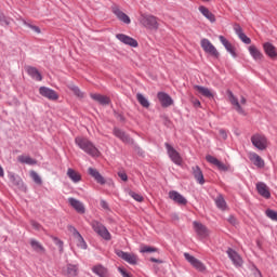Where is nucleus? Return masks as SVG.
Returning <instances> with one entry per match:
<instances>
[{
  "mask_svg": "<svg viewBox=\"0 0 277 277\" xmlns=\"http://www.w3.org/2000/svg\"><path fill=\"white\" fill-rule=\"evenodd\" d=\"M184 259H186V261L188 263H190V265H193V267H195V269H198L199 272H205V264H202V262H200V260L196 259L195 256H193L189 253H184Z\"/></svg>",
  "mask_w": 277,
  "mask_h": 277,
  "instance_id": "obj_14",
  "label": "nucleus"
},
{
  "mask_svg": "<svg viewBox=\"0 0 277 277\" xmlns=\"http://www.w3.org/2000/svg\"><path fill=\"white\" fill-rule=\"evenodd\" d=\"M263 49H264L266 55H268V57H271V60H276L277 51H276V47H274V44L266 42L263 44Z\"/></svg>",
  "mask_w": 277,
  "mask_h": 277,
  "instance_id": "obj_27",
  "label": "nucleus"
},
{
  "mask_svg": "<svg viewBox=\"0 0 277 277\" xmlns=\"http://www.w3.org/2000/svg\"><path fill=\"white\" fill-rule=\"evenodd\" d=\"M157 96L162 107H170L171 105H174V101L168 93L159 92Z\"/></svg>",
  "mask_w": 277,
  "mask_h": 277,
  "instance_id": "obj_16",
  "label": "nucleus"
},
{
  "mask_svg": "<svg viewBox=\"0 0 277 277\" xmlns=\"http://www.w3.org/2000/svg\"><path fill=\"white\" fill-rule=\"evenodd\" d=\"M65 276H67V277H77V276H79V265L70 264V263L67 264Z\"/></svg>",
  "mask_w": 277,
  "mask_h": 277,
  "instance_id": "obj_28",
  "label": "nucleus"
},
{
  "mask_svg": "<svg viewBox=\"0 0 277 277\" xmlns=\"http://www.w3.org/2000/svg\"><path fill=\"white\" fill-rule=\"evenodd\" d=\"M26 72L34 79L35 81H42V74L36 67L27 66Z\"/></svg>",
  "mask_w": 277,
  "mask_h": 277,
  "instance_id": "obj_25",
  "label": "nucleus"
},
{
  "mask_svg": "<svg viewBox=\"0 0 277 277\" xmlns=\"http://www.w3.org/2000/svg\"><path fill=\"white\" fill-rule=\"evenodd\" d=\"M256 192L262 196V198H265L266 200H269L272 198V193L269 192V187L265 182H258L256 185Z\"/></svg>",
  "mask_w": 277,
  "mask_h": 277,
  "instance_id": "obj_13",
  "label": "nucleus"
},
{
  "mask_svg": "<svg viewBox=\"0 0 277 277\" xmlns=\"http://www.w3.org/2000/svg\"><path fill=\"white\" fill-rule=\"evenodd\" d=\"M206 160L208 161V163H212V166H217V163L220 162V160L211 155L206 156Z\"/></svg>",
  "mask_w": 277,
  "mask_h": 277,
  "instance_id": "obj_46",
  "label": "nucleus"
},
{
  "mask_svg": "<svg viewBox=\"0 0 277 277\" xmlns=\"http://www.w3.org/2000/svg\"><path fill=\"white\" fill-rule=\"evenodd\" d=\"M100 205L102 209H105L106 211L109 210V203H107V201H105L104 199L100 201Z\"/></svg>",
  "mask_w": 277,
  "mask_h": 277,
  "instance_id": "obj_53",
  "label": "nucleus"
},
{
  "mask_svg": "<svg viewBox=\"0 0 277 277\" xmlns=\"http://www.w3.org/2000/svg\"><path fill=\"white\" fill-rule=\"evenodd\" d=\"M90 96L93 101H96V103H100V105H109V103H111V100L107 95L91 93Z\"/></svg>",
  "mask_w": 277,
  "mask_h": 277,
  "instance_id": "obj_24",
  "label": "nucleus"
},
{
  "mask_svg": "<svg viewBox=\"0 0 277 277\" xmlns=\"http://www.w3.org/2000/svg\"><path fill=\"white\" fill-rule=\"evenodd\" d=\"M265 215L268 216L273 222H277V212L276 210L267 209L265 211Z\"/></svg>",
  "mask_w": 277,
  "mask_h": 277,
  "instance_id": "obj_42",
  "label": "nucleus"
},
{
  "mask_svg": "<svg viewBox=\"0 0 277 277\" xmlns=\"http://www.w3.org/2000/svg\"><path fill=\"white\" fill-rule=\"evenodd\" d=\"M68 202L70 207H72V209L77 211V213H80L81 215L85 213V206H83V202H81L80 200L69 197Z\"/></svg>",
  "mask_w": 277,
  "mask_h": 277,
  "instance_id": "obj_19",
  "label": "nucleus"
},
{
  "mask_svg": "<svg viewBox=\"0 0 277 277\" xmlns=\"http://www.w3.org/2000/svg\"><path fill=\"white\" fill-rule=\"evenodd\" d=\"M251 144H253L258 150H265L267 148V137L263 134H253L251 136Z\"/></svg>",
  "mask_w": 277,
  "mask_h": 277,
  "instance_id": "obj_3",
  "label": "nucleus"
},
{
  "mask_svg": "<svg viewBox=\"0 0 277 277\" xmlns=\"http://www.w3.org/2000/svg\"><path fill=\"white\" fill-rule=\"evenodd\" d=\"M115 118H117V120H120V122H124V116L122 114L115 111Z\"/></svg>",
  "mask_w": 277,
  "mask_h": 277,
  "instance_id": "obj_54",
  "label": "nucleus"
},
{
  "mask_svg": "<svg viewBox=\"0 0 277 277\" xmlns=\"http://www.w3.org/2000/svg\"><path fill=\"white\" fill-rule=\"evenodd\" d=\"M115 254H117L119 259H122V261H126V263H129L130 265H137V255L133 253L116 250Z\"/></svg>",
  "mask_w": 277,
  "mask_h": 277,
  "instance_id": "obj_7",
  "label": "nucleus"
},
{
  "mask_svg": "<svg viewBox=\"0 0 277 277\" xmlns=\"http://www.w3.org/2000/svg\"><path fill=\"white\" fill-rule=\"evenodd\" d=\"M234 31L238 36L239 40L245 44H251L252 39H250L246 34H243V29L239 24L234 25Z\"/></svg>",
  "mask_w": 277,
  "mask_h": 277,
  "instance_id": "obj_17",
  "label": "nucleus"
},
{
  "mask_svg": "<svg viewBox=\"0 0 277 277\" xmlns=\"http://www.w3.org/2000/svg\"><path fill=\"white\" fill-rule=\"evenodd\" d=\"M117 40H119V42H122L123 44H127L128 47H132L133 49H137L138 43L137 40H135L134 38L127 36L124 34H117L116 35Z\"/></svg>",
  "mask_w": 277,
  "mask_h": 277,
  "instance_id": "obj_12",
  "label": "nucleus"
},
{
  "mask_svg": "<svg viewBox=\"0 0 277 277\" xmlns=\"http://www.w3.org/2000/svg\"><path fill=\"white\" fill-rule=\"evenodd\" d=\"M150 262L151 263H163V261H161L159 259H155V258H150Z\"/></svg>",
  "mask_w": 277,
  "mask_h": 277,
  "instance_id": "obj_56",
  "label": "nucleus"
},
{
  "mask_svg": "<svg viewBox=\"0 0 277 277\" xmlns=\"http://www.w3.org/2000/svg\"><path fill=\"white\" fill-rule=\"evenodd\" d=\"M227 95L230 104L234 105V107H236V111H238V114H245L241 104H239V100L236 98L235 94H233V91L228 90Z\"/></svg>",
  "mask_w": 277,
  "mask_h": 277,
  "instance_id": "obj_23",
  "label": "nucleus"
},
{
  "mask_svg": "<svg viewBox=\"0 0 277 277\" xmlns=\"http://www.w3.org/2000/svg\"><path fill=\"white\" fill-rule=\"evenodd\" d=\"M249 53L253 57V60H262L263 53L259 49H256V45H250L249 47Z\"/></svg>",
  "mask_w": 277,
  "mask_h": 277,
  "instance_id": "obj_35",
  "label": "nucleus"
},
{
  "mask_svg": "<svg viewBox=\"0 0 277 277\" xmlns=\"http://www.w3.org/2000/svg\"><path fill=\"white\" fill-rule=\"evenodd\" d=\"M199 12L207 18L210 23H215V15L207 9L205 5L199 6Z\"/></svg>",
  "mask_w": 277,
  "mask_h": 277,
  "instance_id": "obj_29",
  "label": "nucleus"
},
{
  "mask_svg": "<svg viewBox=\"0 0 277 277\" xmlns=\"http://www.w3.org/2000/svg\"><path fill=\"white\" fill-rule=\"evenodd\" d=\"M0 176L3 179L5 176V172L3 171V167L0 164Z\"/></svg>",
  "mask_w": 277,
  "mask_h": 277,
  "instance_id": "obj_57",
  "label": "nucleus"
},
{
  "mask_svg": "<svg viewBox=\"0 0 277 277\" xmlns=\"http://www.w3.org/2000/svg\"><path fill=\"white\" fill-rule=\"evenodd\" d=\"M30 224H31L32 228H35V230H40V228H42L40 223H38L36 221H31Z\"/></svg>",
  "mask_w": 277,
  "mask_h": 277,
  "instance_id": "obj_52",
  "label": "nucleus"
},
{
  "mask_svg": "<svg viewBox=\"0 0 277 277\" xmlns=\"http://www.w3.org/2000/svg\"><path fill=\"white\" fill-rule=\"evenodd\" d=\"M129 196H131V198H133V200H136V202H143L144 201V197L133 190H131L129 193Z\"/></svg>",
  "mask_w": 277,
  "mask_h": 277,
  "instance_id": "obj_45",
  "label": "nucleus"
},
{
  "mask_svg": "<svg viewBox=\"0 0 277 277\" xmlns=\"http://www.w3.org/2000/svg\"><path fill=\"white\" fill-rule=\"evenodd\" d=\"M91 227L93 228L94 233H96V235L102 237V239H104L105 241H111V234L109 233L107 227L103 225V223L98 221H92Z\"/></svg>",
  "mask_w": 277,
  "mask_h": 277,
  "instance_id": "obj_2",
  "label": "nucleus"
},
{
  "mask_svg": "<svg viewBox=\"0 0 277 277\" xmlns=\"http://www.w3.org/2000/svg\"><path fill=\"white\" fill-rule=\"evenodd\" d=\"M205 3H209L211 2L212 0H202Z\"/></svg>",
  "mask_w": 277,
  "mask_h": 277,
  "instance_id": "obj_61",
  "label": "nucleus"
},
{
  "mask_svg": "<svg viewBox=\"0 0 277 277\" xmlns=\"http://www.w3.org/2000/svg\"><path fill=\"white\" fill-rule=\"evenodd\" d=\"M9 180L12 183V185H15V187H23V180L18 175L10 173Z\"/></svg>",
  "mask_w": 277,
  "mask_h": 277,
  "instance_id": "obj_36",
  "label": "nucleus"
},
{
  "mask_svg": "<svg viewBox=\"0 0 277 277\" xmlns=\"http://www.w3.org/2000/svg\"><path fill=\"white\" fill-rule=\"evenodd\" d=\"M68 88L74 92L75 96H78V98H83V92H81V89L75 84H68Z\"/></svg>",
  "mask_w": 277,
  "mask_h": 277,
  "instance_id": "obj_40",
  "label": "nucleus"
},
{
  "mask_svg": "<svg viewBox=\"0 0 277 277\" xmlns=\"http://www.w3.org/2000/svg\"><path fill=\"white\" fill-rule=\"evenodd\" d=\"M195 107H200V101L195 102Z\"/></svg>",
  "mask_w": 277,
  "mask_h": 277,
  "instance_id": "obj_59",
  "label": "nucleus"
},
{
  "mask_svg": "<svg viewBox=\"0 0 277 277\" xmlns=\"http://www.w3.org/2000/svg\"><path fill=\"white\" fill-rule=\"evenodd\" d=\"M240 103H241V105H246V97L242 96V97L240 98Z\"/></svg>",
  "mask_w": 277,
  "mask_h": 277,
  "instance_id": "obj_58",
  "label": "nucleus"
},
{
  "mask_svg": "<svg viewBox=\"0 0 277 277\" xmlns=\"http://www.w3.org/2000/svg\"><path fill=\"white\" fill-rule=\"evenodd\" d=\"M67 176L72 183H79L81 181V174L71 168L67 170Z\"/></svg>",
  "mask_w": 277,
  "mask_h": 277,
  "instance_id": "obj_31",
  "label": "nucleus"
},
{
  "mask_svg": "<svg viewBox=\"0 0 277 277\" xmlns=\"http://www.w3.org/2000/svg\"><path fill=\"white\" fill-rule=\"evenodd\" d=\"M249 159L252 161L253 166H256V168H265V160H263L259 154L251 153Z\"/></svg>",
  "mask_w": 277,
  "mask_h": 277,
  "instance_id": "obj_26",
  "label": "nucleus"
},
{
  "mask_svg": "<svg viewBox=\"0 0 277 277\" xmlns=\"http://www.w3.org/2000/svg\"><path fill=\"white\" fill-rule=\"evenodd\" d=\"M216 168L221 171V172H228V166H226L224 162L220 161L216 163Z\"/></svg>",
  "mask_w": 277,
  "mask_h": 277,
  "instance_id": "obj_47",
  "label": "nucleus"
},
{
  "mask_svg": "<svg viewBox=\"0 0 277 277\" xmlns=\"http://www.w3.org/2000/svg\"><path fill=\"white\" fill-rule=\"evenodd\" d=\"M10 23H11L10 17L5 16V14H3V12H0V25L8 26V25H10Z\"/></svg>",
  "mask_w": 277,
  "mask_h": 277,
  "instance_id": "obj_43",
  "label": "nucleus"
},
{
  "mask_svg": "<svg viewBox=\"0 0 277 277\" xmlns=\"http://www.w3.org/2000/svg\"><path fill=\"white\" fill-rule=\"evenodd\" d=\"M118 176L121 179V181H129V175H127L124 172H118Z\"/></svg>",
  "mask_w": 277,
  "mask_h": 277,
  "instance_id": "obj_51",
  "label": "nucleus"
},
{
  "mask_svg": "<svg viewBox=\"0 0 277 277\" xmlns=\"http://www.w3.org/2000/svg\"><path fill=\"white\" fill-rule=\"evenodd\" d=\"M192 174L199 185H205V174L199 166L192 167Z\"/></svg>",
  "mask_w": 277,
  "mask_h": 277,
  "instance_id": "obj_20",
  "label": "nucleus"
},
{
  "mask_svg": "<svg viewBox=\"0 0 277 277\" xmlns=\"http://www.w3.org/2000/svg\"><path fill=\"white\" fill-rule=\"evenodd\" d=\"M88 174L92 176V179H94V181L98 183V185H105V183H107V181L102 176L101 172H98L97 169L90 167L88 169Z\"/></svg>",
  "mask_w": 277,
  "mask_h": 277,
  "instance_id": "obj_18",
  "label": "nucleus"
},
{
  "mask_svg": "<svg viewBox=\"0 0 277 277\" xmlns=\"http://www.w3.org/2000/svg\"><path fill=\"white\" fill-rule=\"evenodd\" d=\"M58 246H61V248L64 246V242L62 240H57Z\"/></svg>",
  "mask_w": 277,
  "mask_h": 277,
  "instance_id": "obj_60",
  "label": "nucleus"
},
{
  "mask_svg": "<svg viewBox=\"0 0 277 277\" xmlns=\"http://www.w3.org/2000/svg\"><path fill=\"white\" fill-rule=\"evenodd\" d=\"M136 100L142 105V107H145V109H148L150 107V102H148V98L144 96L142 93L136 94Z\"/></svg>",
  "mask_w": 277,
  "mask_h": 277,
  "instance_id": "obj_38",
  "label": "nucleus"
},
{
  "mask_svg": "<svg viewBox=\"0 0 277 277\" xmlns=\"http://www.w3.org/2000/svg\"><path fill=\"white\" fill-rule=\"evenodd\" d=\"M169 198L170 200H173V202L182 207H185V205H187V199L176 190H170Z\"/></svg>",
  "mask_w": 277,
  "mask_h": 277,
  "instance_id": "obj_15",
  "label": "nucleus"
},
{
  "mask_svg": "<svg viewBox=\"0 0 277 277\" xmlns=\"http://www.w3.org/2000/svg\"><path fill=\"white\" fill-rule=\"evenodd\" d=\"M119 272H120L122 277H131V275L127 271H124L122 268H119Z\"/></svg>",
  "mask_w": 277,
  "mask_h": 277,
  "instance_id": "obj_55",
  "label": "nucleus"
},
{
  "mask_svg": "<svg viewBox=\"0 0 277 277\" xmlns=\"http://www.w3.org/2000/svg\"><path fill=\"white\" fill-rule=\"evenodd\" d=\"M92 272L98 277H107V268L101 264L93 266Z\"/></svg>",
  "mask_w": 277,
  "mask_h": 277,
  "instance_id": "obj_34",
  "label": "nucleus"
},
{
  "mask_svg": "<svg viewBox=\"0 0 277 277\" xmlns=\"http://www.w3.org/2000/svg\"><path fill=\"white\" fill-rule=\"evenodd\" d=\"M194 89L197 90V92H199V94H201L202 96H206V98H213V93L211 92V90H209V88L202 85H195Z\"/></svg>",
  "mask_w": 277,
  "mask_h": 277,
  "instance_id": "obj_30",
  "label": "nucleus"
},
{
  "mask_svg": "<svg viewBox=\"0 0 277 277\" xmlns=\"http://www.w3.org/2000/svg\"><path fill=\"white\" fill-rule=\"evenodd\" d=\"M141 252L142 254H146V253L150 254L153 252H157V248L150 247V246H144L141 248Z\"/></svg>",
  "mask_w": 277,
  "mask_h": 277,
  "instance_id": "obj_44",
  "label": "nucleus"
},
{
  "mask_svg": "<svg viewBox=\"0 0 277 277\" xmlns=\"http://www.w3.org/2000/svg\"><path fill=\"white\" fill-rule=\"evenodd\" d=\"M219 133H220L222 140H228V134L226 133V130L220 129Z\"/></svg>",
  "mask_w": 277,
  "mask_h": 277,
  "instance_id": "obj_50",
  "label": "nucleus"
},
{
  "mask_svg": "<svg viewBox=\"0 0 277 277\" xmlns=\"http://www.w3.org/2000/svg\"><path fill=\"white\" fill-rule=\"evenodd\" d=\"M113 133H114V136L118 137V140H121L123 144H129L131 146L135 144V141L129 134H127V132H124L123 130H120L119 128H114Z\"/></svg>",
  "mask_w": 277,
  "mask_h": 277,
  "instance_id": "obj_6",
  "label": "nucleus"
},
{
  "mask_svg": "<svg viewBox=\"0 0 277 277\" xmlns=\"http://www.w3.org/2000/svg\"><path fill=\"white\" fill-rule=\"evenodd\" d=\"M194 230L197 233L199 239H207L209 237V229L200 222H193Z\"/></svg>",
  "mask_w": 277,
  "mask_h": 277,
  "instance_id": "obj_11",
  "label": "nucleus"
},
{
  "mask_svg": "<svg viewBox=\"0 0 277 277\" xmlns=\"http://www.w3.org/2000/svg\"><path fill=\"white\" fill-rule=\"evenodd\" d=\"M141 23L147 29H159V23L155 15H142Z\"/></svg>",
  "mask_w": 277,
  "mask_h": 277,
  "instance_id": "obj_4",
  "label": "nucleus"
},
{
  "mask_svg": "<svg viewBox=\"0 0 277 277\" xmlns=\"http://www.w3.org/2000/svg\"><path fill=\"white\" fill-rule=\"evenodd\" d=\"M201 48L206 53H209V55H212V57H220V52H217V49L209 39H202L201 40Z\"/></svg>",
  "mask_w": 277,
  "mask_h": 277,
  "instance_id": "obj_9",
  "label": "nucleus"
},
{
  "mask_svg": "<svg viewBox=\"0 0 277 277\" xmlns=\"http://www.w3.org/2000/svg\"><path fill=\"white\" fill-rule=\"evenodd\" d=\"M30 246L35 252H44V247L36 239L30 240Z\"/></svg>",
  "mask_w": 277,
  "mask_h": 277,
  "instance_id": "obj_39",
  "label": "nucleus"
},
{
  "mask_svg": "<svg viewBox=\"0 0 277 277\" xmlns=\"http://www.w3.org/2000/svg\"><path fill=\"white\" fill-rule=\"evenodd\" d=\"M219 40L226 49L227 53H230L232 57H237V52H235V47H233V43H229L224 36H220Z\"/></svg>",
  "mask_w": 277,
  "mask_h": 277,
  "instance_id": "obj_22",
  "label": "nucleus"
},
{
  "mask_svg": "<svg viewBox=\"0 0 277 277\" xmlns=\"http://www.w3.org/2000/svg\"><path fill=\"white\" fill-rule=\"evenodd\" d=\"M227 221L229 222V224H232V226H237L238 224L237 217H235L234 215H229Z\"/></svg>",
  "mask_w": 277,
  "mask_h": 277,
  "instance_id": "obj_49",
  "label": "nucleus"
},
{
  "mask_svg": "<svg viewBox=\"0 0 277 277\" xmlns=\"http://www.w3.org/2000/svg\"><path fill=\"white\" fill-rule=\"evenodd\" d=\"M226 254L228 259L232 260V263L235 265V267H241V265H243V259H241V255H239L235 249L228 248Z\"/></svg>",
  "mask_w": 277,
  "mask_h": 277,
  "instance_id": "obj_10",
  "label": "nucleus"
},
{
  "mask_svg": "<svg viewBox=\"0 0 277 277\" xmlns=\"http://www.w3.org/2000/svg\"><path fill=\"white\" fill-rule=\"evenodd\" d=\"M74 235H76L78 239V242H77L78 248H81L82 250H88V243L83 239V236H81V234L76 228H74Z\"/></svg>",
  "mask_w": 277,
  "mask_h": 277,
  "instance_id": "obj_33",
  "label": "nucleus"
},
{
  "mask_svg": "<svg viewBox=\"0 0 277 277\" xmlns=\"http://www.w3.org/2000/svg\"><path fill=\"white\" fill-rule=\"evenodd\" d=\"M164 146L171 161H173L175 166H181L183 163V158H181V154H179V151H176V149H174V147H172V145H170L169 143H164Z\"/></svg>",
  "mask_w": 277,
  "mask_h": 277,
  "instance_id": "obj_5",
  "label": "nucleus"
},
{
  "mask_svg": "<svg viewBox=\"0 0 277 277\" xmlns=\"http://www.w3.org/2000/svg\"><path fill=\"white\" fill-rule=\"evenodd\" d=\"M256 272H258L259 276H261V271L256 269Z\"/></svg>",
  "mask_w": 277,
  "mask_h": 277,
  "instance_id": "obj_62",
  "label": "nucleus"
},
{
  "mask_svg": "<svg viewBox=\"0 0 277 277\" xmlns=\"http://www.w3.org/2000/svg\"><path fill=\"white\" fill-rule=\"evenodd\" d=\"M114 14L121 21V23H124L126 25H131V18L129 15H127L124 12H122L117 6L113 8Z\"/></svg>",
  "mask_w": 277,
  "mask_h": 277,
  "instance_id": "obj_21",
  "label": "nucleus"
},
{
  "mask_svg": "<svg viewBox=\"0 0 277 277\" xmlns=\"http://www.w3.org/2000/svg\"><path fill=\"white\" fill-rule=\"evenodd\" d=\"M217 209L221 211H226V200L224 199V196L219 195L214 200Z\"/></svg>",
  "mask_w": 277,
  "mask_h": 277,
  "instance_id": "obj_37",
  "label": "nucleus"
},
{
  "mask_svg": "<svg viewBox=\"0 0 277 277\" xmlns=\"http://www.w3.org/2000/svg\"><path fill=\"white\" fill-rule=\"evenodd\" d=\"M17 161H19V163H26V166H36V163H38L36 159L25 155L18 156Z\"/></svg>",
  "mask_w": 277,
  "mask_h": 277,
  "instance_id": "obj_32",
  "label": "nucleus"
},
{
  "mask_svg": "<svg viewBox=\"0 0 277 277\" xmlns=\"http://www.w3.org/2000/svg\"><path fill=\"white\" fill-rule=\"evenodd\" d=\"M39 94L43 96V98H48V101H57V98H60L57 92L49 87H40Z\"/></svg>",
  "mask_w": 277,
  "mask_h": 277,
  "instance_id": "obj_8",
  "label": "nucleus"
},
{
  "mask_svg": "<svg viewBox=\"0 0 277 277\" xmlns=\"http://www.w3.org/2000/svg\"><path fill=\"white\" fill-rule=\"evenodd\" d=\"M30 177L32 179L36 185H42V177L36 171H30Z\"/></svg>",
  "mask_w": 277,
  "mask_h": 277,
  "instance_id": "obj_41",
  "label": "nucleus"
},
{
  "mask_svg": "<svg viewBox=\"0 0 277 277\" xmlns=\"http://www.w3.org/2000/svg\"><path fill=\"white\" fill-rule=\"evenodd\" d=\"M24 25L26 26V27H28L29 29H32V31H35L36 34H40V27H38V26H34V25H31V24H29V23H27V22H25L24 21Z\"/></svg>",
  "mask_w": 277,
  "mask_h": 277,
  "instance_id": "obj_48",
  "label": "nucleus"
},
{
  "mask_svg": "<svg viewBox=\"0 0 277 277\" xmlns=\"http://www.w3.org/2000/svg\"><path fill=\"white\" fill-rule=\"evenodd\" d=\"M75 144L80 148V150H83V153H87V155H90L91 157H98L100 155L98 148H96L94 143L87 137L77 136L75 138Z\"/></svg>",
  "mask_w": 277,
  "mask_h": 277,
  "instance_id": "obj_1",
  "label": "nucleus"
},
{
  "mask_svg": "<svg viewBox=\"0 0 277 277\" xmlns=\"http://www.w3.org/2000/svg\"><path fill=\"white\" fill-rule=\"evenodd\" d=\"M136 148H137L138 153H140V150H142L140 147H136Z\"/></svg>",
  "mask_w": 277,
  "mask_h": 277,
  "instance_id": "obj_63",
  "label": "nucleus"
}]
</instances>
